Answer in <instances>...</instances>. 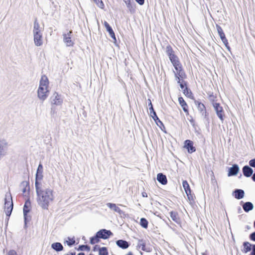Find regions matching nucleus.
<instances>
[{
  "instance_id": "obj_1",
  "label": "nucleus",
  "mask_w": 255,
  "mask_h": 255,
  "mask_svg": "<svg viewBox=\"0 0 255 255\" xmlns=\"http://www.w3.org/2000/svg\"><path fill=\"white\" fill-rule=\"evenodd\" d=\"M166 52L174 67L173 72L175 80L179 84L180 88L183 89L186 85V82L184 80L186 79L187 76L182 63L178 56L175 54L171 45H168L166 46Z\"/></svg>"
},
{
  "instance_id": "obj_2",
  "label": "nucleus",
  "mask_w": 255,
  "mask_h": 255,
  "mask_svg": "<svg viewBox=\"0 0 255 255\" xmlns=\"http://www.w3.org/2000/svg\"><path fill=\"white\" fill-rule=\"evenodd\" d=\"M35 185L38 204L43 209H47L49 203L54 200L53 190L50 188H42L37 181H35Z\"/></svg>"
},
{
  "instance_id": "obj_3",
  "label": "nucleus",
  "mask_w": 255,
  "mask_h": 255,
  "mask_svg": "<svg viewBox=\"0 0 255 255\" xmlns=\"http://www.w3.org/2000/svg\"><path fill=\"white\" fill-rule=\"evenodd\" d=\"M49 81L47 77L42 75L39 82V86L37 91L38 98L42 100H45L49 94Z\"/></svg>"
},
{
  "instance_id": "obj_4",
  "label": "nucleus",
  "mask_w": 255,
  "mask_h": 255,
  "mask_svg": "<svg viewBox=\"0 0 255 255\" xmlns=\"http://www.w3.org/2000/svg\"><path fill=\"white\" fill-rule=\"evenodd\" d=\"M4 208L6 216L8 217L10 216L13 209V202L12 197L10 195L5 196Z\"/></svg>"
},
{
  "instance_id": "obj_5",
  "label": "nucleus",
  "mask_w": 255,
  "mask_h": 255,
  "mask_svg": "<svg viewBox=\"0 0 255 255\" xmlns=\"http://www.w3.org/2000/svg\"><path fill=\"white\" fill-rule=\"evenodd\" d=\"M213 107L216 112V114L219 118L222 121L224 120V112L223 107L219 103H213Z\"/></svg>"
},
{
  "instance_id": "obj_6",
  "label": "nucleus",
  "mask_w": 255,
  "mask_h": 255,
  "mask_svg": "<svg viewBox=\"0 0 255 255\" xmlns=\"http://www.w3.org/2000/svg\"><path fill=\"white\" fill-rule=\"evenodd\" d=\"M72 31L70 30L67 33L63 34V41L67 46L70 47L74 45V42L71 40Z\"/></svg>"
},
{
  "instance_id": "obj_7",
  "label": "nucleus",
  "mask_w": 255,
  "mask_h": 255,
  "mask_svg": "<svg viewBox=\"0 0 255 255\" xmlns=\"http://www.w3.org/2000/svg\"><path fill=\"white\" fill-rule=\"evenodd\" d=\"M63 102L62 99L57 92H55L51 98V103L52 105H61Z\"/></svg>"
},
{
  "instance_id": "obj_8",
  "label": "nucleus",
  "mask_w": 255,
  "mask_h": 255,
  "mask_svg": "<svg viewBox=\"0 0 255 255\" xmlns=\"http://www.w3.org/2000/svg\"><path fill=\"white\" fill-rule=\"evenodd\" d=\"M97 234L100 239H107L112 235L113 233L110 231L102 229L98 231Z\"/></svg>"
},
{
  "instance_id": "obj_9",
  "label": "nucleus",
  "mask_w": 255,
  "mask_h": 255,
  "mask_svg": "<svg viewBox=\"0 0 255 255\" xmlns=\"http://www.w3.org/2000/svg\"><path fill=\"white\" fill-rule=\"evenodd\" d=\"M184 147L187 149L189 153H192L196 151L195 147L193 146V142L189 139L184 141Z\"/></svg>"
},
{
  "instance_id": "obj_10",
  "label": "nucleus",
  "mask_w": 255,
  "mask_h": 255,
  "mask_svg": "<svg viewBox=\"0 0 255 255\" xmlns=\"http://www.w3.org/2000/svg\"><path fill=\"white\" fill-rule=\"evenodd\" d=\"M33 36L34 42L35 45L37 46H41L43 44L42 33H38L37 32H36V34H33Z\"/></svg>"
},
{
  "instance_id": "obj_11",
  "label": "nucleus",
  "mask_w": 255,
  "mask_h": 255,
  "mask_svg": "<svg viewBox=\"0 0 255 255\" xmlns=\"http://www.w3.org/2000/svg\"><path fill=\"white\" fill-rule=\"evenodd\" d=\"M178 102L179 104L182 107L183 110L187 115H189L188 106L186 102L182 97L178 98Z\"/></svg>"
},
{
  "instance_id": "obj_12",
  "label": "nucleus",
  "mask_w": 255,
  "mask_h": 255,
  "mask_svg": "<svg viewBox=\"0 0 255 255\" xmlns=\"http://www.w3.org/2000/svg\"><path fill=\"white\" fill-rule=\"evenodd\" d=\"M170 215L172 220L174 222L178 224L181 223L180 218L177 212L172 211L170 212Z\"/></svg>"
},
{
  "instance_id": "obj_13",
  "label": "nucleus",
  "mask_w": 255,
  "mask_h": 255,
  "mask_svg": "<svg viewBox=\"0 0 255 255\" xmlns=\"http://www.w3.org/2000/svg\"><path fill=\"white\" fill-rule=\"evenodd\" d=\"M146 243L143 240H139L138 242L137 245V248L141 249L143 251L149 252L150 250L149 249L146 248Z\"/></svg>"
},
{
  "instance_id": "obj_14",
  "label": "nucleus",
  "mask_w": 255,
  "mask_h": 255,
  "mask_svg": "<svg viewBox=\"0 0 255 255\" xmlns=\"http://www.w3.org/2000/svg\"><path fill=\"white\" fill-rule=\"evenodd\" d=\"M7 143L4 140H0V158L4 154Z\"/></svg>"
},
{
  "instance_id": "obj_15",
  "label": "nucleus",
  "mask_w": 255,
  "mask_h": 255,
  "mask_svg": "<svg viewBox=\"0 0 255 255\" xmlns=\"http://www.w3.org/2000/svg\"><path fill=\"white\" fill-rule=\"evenodd\" d=\"M239 168L237 164H234L231 167L229 170L228 176H233L236 175L239 172Z\"/></svg>"
},
{
  "instance_id": "obj_16",
  "label": "nucleus",
  "mask_w": 255,
  "mask_h": 255,
  "mask_svg": "<svg viewBox=\"0 0 255 255\" xmlns=\"http://www.w3.org/2000/svg\"><path fill=\"white\" fill-rule=\"evenodd\" d=\"M31 207V203L29 200L26 201L25 202L24 207H23V214L25 218L26 219V217L27 214L30 211Z\"/></svg>"
},
{
  "instance_id": "obj_17",
  "label": "nucleus",
  "mask_w": 255,
  "mask_h": 255,
  "mask_svg": "<svg viewBox=\"0 0 255 255\" xmlns=\"http://www.w3.org/2000/svg\"><path fill=\"white\" fill-rule=\"evenodd\" d=\"M104 24L105 27L106 28L107 30L109 32L111 37L112 38L116 40V36H115V33H114L113 30L112 29V27L109 25V24L107 21H105L104 22Z\"/></svg>"
},
{
  "instance_id": "obj_18",
  "label": "nucleus",
  "mask_w": 255,
  "mask_h": 255,
  "mask_svg": "<svg viewBox=\"0 0 255 255\" xmlns=\"http://www.w3.org/2000/svg\"><path fill=\"white\" fill-rule=\"evenodd\" d=\"M243 172L244 175L246 177H250L253 173V169L248 166H245L243 168Z\"/></svg>"
},
{
  "instance_id": "obj_19",
  "label": "nucleus",
  "mask_w": 255,
  "mask_h": 255,
  "mask_svg": "<svg viewBox=\"0 0 255 255\" xmlns=\"http://www.w3.org/2000/svg\"><path fill=\"white\" fill-rule=\"evenodd\" d=\"M42 172H43V166L41 164L38 165L37 173L36 175V180L38 181V180H41L42 178Z\"/></svg>"
},
{
  "instance_id": "obj_20",
  "label": "nucleus",
  "mask_w": 255,
  "mask_h": 255,
  "mask_svg": "<svg viewBox=\"0 0 255 255\" xmlns=\"http://www.w3.org/2000/svg\"><path fill=\"white\" fill-rule=\"evenodd\" d=\"M157 179L163 185H165L167 183V180L165 175L162 173H158L157 176Z\"/></svg>"
},
{
  "instance_id": "obj_21",
  "label": "nucleus",
  "mask_w": 255,
  "mask_h": 255,
  "mask_svg": "<svg viewBox=\"0 0 255 255\" xmlns=\"http://www.w3.org/2000/svg\"><path fill=\"white\" fill-rule=\"evenodd\" d=\"M234 196L237 199H242L244 196V191L242 189H236L234 192Z\"/></svg>"
},
{
  "instance_id": "obj_22",
  "label": "nucleus",
  "mask_w": 255,
  "mask_h": 255,
  "mask_svg": "<svg viewBox=\"0 0 255 255\" xmlns=\"http://www.w3.org/2000/svg\"><path fill=\"white\" fill-rule=\"evenodd\" d=\"M196 105L197 106L198 110L202 115L206 114L207 112L204 104L201 102H197Z\"/></svg>"
},
{
  "instance_id": "obj_23",
  "label": "nucleus",
  "mask_w": 255,
  "mask_h": 255,
  "mask_svg": "<svg viewBox=\"0 0 255 255\" xmlns=\"http://www.w3.org/2000/svg\"><path fill=\"white\" fill-rule=\"evenodd\" d=\"M107 206L110 208L111 209L113 210L115 212H117L119 214H121L122 212V210L121 209L118 207L116 204L108 203L107 204Z\"/></svg>"
},
{
  "instance_id": "obj_24",
  "label": "nucleus",
  "mask_w": 255,
  "mask_h": 255,
  "mask_svg": "<svg viewBox=\"0 0 255 255\" xmlns=\"http://www.w3.org/2000/svg\"><path fill=\"white\" fill-rule=\"evenodd\" d=\"M117 245L119 247H120L123 249H127L129 246V245H128V242L124 241V240H118L117 242Z\"/></svg>"
},
{
  "instance_id": "obj_25",
  "label": "nucleus",
  "mask_w": 255,
  "mask_h": 255,
  "mask_svg": "<svg viewBox=\"0 0 255 255\" xmlns=\"http://www.w3.org/2000/svg\"><path fill=\"white\" fill-rule=\"evenodd\" d=\"M253 208H254L253 204L250 202H246L243 205V208L244 210L246 212H248L250 211L253 210Z\"/></svg>"
},
{
  "instance_id": "obj_26",
  "label": "nucleus",
  "mask_w": 255,
  "mask_h": 255,
  "mask_svg": "<svg viewBox=\"0 0 255 255\" xmlns=\"http://www.w3.org/2000/svg\"><path fill=\"white\" fill-rule=\"evenodd\" d=\"M182 185L186 194L188 196L191 194V190L187 181L186 180H184L182 182Z\"/></svg>"
},
{
  "instance_id": "obj_27",
  "label": "nucleus",
  "mask_w": 255,
  "mask_h": 255,
  "mask_svg": "<svg viewBox=\"0 0 255 255\" xmlns=\"http://www.w3.org/2000/svg\"><path fill=\"white\" fill-rule=\"evenodd\" d=\"M51 247L54 250L59 252L61 251L63 249V247L62 244L60 243H55L52 244Z\"/></svg>"
},
{
  "instance_id": "obj_28",
  "label": "nucleus",
  "mask_w": 255,
  "mask_h": 255,
  "mask_svg": "<svg viewBox=\"0 0 255 255\" xmlns=\"http://www.w3.org/2000/svg\"><path fill=\"white\" fill-rule=\"evenodd\" d=\"M244 250L243 252L247 253L251 251L252 245L249 242H244L243 244Z\"/></svg>"
},
{
  "instance_id": "obj_29",
  "label": "nucleus",
  "mask_w": 255,
  "mask_h": 255,
  "mask_svg": "<svg viewBox=\"0 0 255 255\" xmlns=\"http://www.w3.org/2000/svg\"><path fill=\"white\" fill-rule=\"evenodd\" d=\"M41 33L40 29V25L37 20H35L34 22L33 34Z\"/></svg>"
},
{
  "instance_id": "obj_30",
  "label": "nucleus",
  "mask_w": 255,
  "mask_h": 255,
  "mask_svg": "<svg viewBox=\"0 0 255 255\" xmlns=\"http://www.w3.org/2000/svg\"><path fill=\"white\" fill-rule=\"evenodd\" d=\"M183 89V94L187 97L190 98L192 95V92L187 87V83L186 82V85L184 86V88Z\"/></svg>"
},
{
  "instance_id": "obj_31",
  "label": "nucleus",
  "mask_w": 255,
  "mask_h": 255,
  "mask_svg": "<svg viewBox=\"0 0 255 255\" xmlns=\"http://www.w3.org/2000/svg\"><path fill=\"white\" fill-rule=\"evenodd\" d=\"M208 98L209 100L212 103L213 105V103H217L216 101H217V96L215 95L213 93H209L208 94Z\"/></svg>"
},
{
  "instance_id": "obj_32",
  "label": "nucleus",
  "mask_w": 255,
  "mask_h": 255,
  "mask_svg": "<svg viewBox=\"0 0 255 255\" xmlns=\"http://www.w3.org/2000/svg\"><path fill=\"white\" fill-rule=\"evenodd\" d=\"M100 238L98 237V235L96 234V235L94 237H93L90 239V243L92 245L98 243L100 242Z\"/></svg>"
},
{
  "instance_id": "obj_33",
  "label": "nucleus",
  "mask_w": 255,
  "mask_h": 255,
  "mask_svg": "<svg viewBox=\"0 0 255 255\" xmlns=\"http://www.w3.org/2000/svg\"><path fill=\"white\" fill-rule=\"evenodd\" d=\"M148 221L145 218H141L140 220V225L144 228H147L148 226Z\"/></svg>"
},
{
  "instance_id": "obj_34",
  "label": "nucleus",
  "mask_w": 255,
  "mask_h": 255,
  "mask_svg": "<svg viewBox=\"0 0 255 255\" xmlns=\"http://www.w3.org/2000/svg\"><path fill=\"white\" fill-rule=\"evenodd\" d=\"M100 255H108V252L106 247H102L99 250Z\"/></svg>"
},
{
  "instance_id": "obj_35",
  "label": "nucleus",
  "mask_w": 255,
  "mask_h": 255,
  "mask_svg": "<svg viewBox=\"0 0 255 255\" xmlns=\"http://www.w3.org/2000/svg\"><path fill=\"white\" fill-rule=\"evenodd\" d=\"M152 112V113L150 114V115L152 117V118H153V119L156 122H157V121H158L159 122L160 120L159 119V118H158V117L157 116L156 114V113L153 110V111H151Z\"/></svg>"
},
{
  "instance_id": "obj_36",
  "label": "nucleus",
  "mask_w": 255,
  "mask_h": 255,
  "mask_svg": "<svg viewBox=\"0 0 255 255\" xmlns=\"http://www.w3.org/2000/svg\"><path fill=\"white\" fill-rule=\"evenodd\" d=\"M221 40H222V42L224 43V44H225V46L227 48V49H229L230 47L229 46L228 41V39L226 38V36L221 38Z\"/></svg>"
},
{
  "instance_id": "obj_37",
  "label": "nucleus",
  "mask_w": 255,
  "mask_h": 255,
  "mask_svg": "<svg viewBox=\"0 0 255 255\" xmlns=\"http://www.w3.org/2000/svg\"><path fill=\"white\" fill-rule=\"evenodd\" d=\"M221 40H222V42L224 43V44H225V46L227 48V49H229L230 47L229 46L228 41V39L226 38V36L221 38Z\"/></svg>"
},
{
  "instance_id": "obj_38",
  "label": "nucleus",
  "mask_w": 255,
  "mask_h": 255,
  "mask_svg": "<svg viewBox=\"0 0 255 255\" xmlns=\"http://www.w3.org/2000/svg\"><path fill=\"white\" fill-rule=\"evenodd\" d=\"M216 28L219 35H222L224 33L222 28L220 25L216 24Z\"/></svg>"
},
{
  "instance_id": "obj_39",
  "label": "nucleus",
  "mask_w": 255,
  "mask_h": 255,
  "mask_svg": "<svg viewBox=\"0 0 255 255\" xmlns=\"http://www.w3.org/2000/svg\"><path fill=\"white\" fill-rule=\"evenodd\" d=\"M79 249L81 251L87 250L90 251V248L87 245H81L79 247Z\"/></svg>"
},
{
  "instance_id": "obj_40",
  "label": "nucleus",
  "mask_w": 255,
  "mask_h": 255,
  "mask_svg": "<svg viewBox=\"0 0 255 255\" xmlns=\"http://www.w3.org/2000/svg\"><path fill=\"white\" fill-rule=\"evenodd\" d=\"M95 2L100 7L103 8L104 4L101 0H95Z\"/></svg>"
},
{
  "instance_id": "obj_41",
  "label": "nucleus",
  "mask_w": 255,
  "mask_h": 255,
  "mask_svg": "<svg viewBox=\"0 0 255 255\" xmlns=\"http://www.w3.org/2000/svg\"><path fill=\"white\" fill-rule=\"evenodd\" d=\"M69 241H67V245L69 246H72L73 245H74L75 243V241L74 239H70V238H69L68 239Z\"/></svg>"
},
{
  "instance_id": "obj_42",
  "label": "nucleus",
  "mask_w": 255,
  "mask_h": 255,
  "mask_svg": "<svg viewBox=\"0 0 255 255\" xmlns=\"http://www.w3.org/2000/svg\"><path fill=\"white\" fill-rule=\"evenodd\" d=\"M149 103H148V106L149 107V111L150 114L152 113L151 111H153V108L151 103V101L150 99H148Z\"/></svg>"
},
{
  "instance_id": "obj_43",
  "label": "nucleus",
  "mask_w": 255,
  "mask_h": 255,
  "mask_svg": "<svg viewBox=\"0 0 255 255\" xmlns=\"http://www.w3.org/2000/svg\"><path fill=\"white\" fill-rule=\"evenodd\" d=\"M249 164L250 166L255 167V159L251 160L249 162Z\"/></svg>"
},
{
  "instance_id": "obj_44",
  "label": "nucleus",
  "mask_w": 255,
  "mask_h": 255,
  "mask_svg": "<svg viewBox=\"0 0 255 255\" xmlns=\"http://www.w3.org/2000/svg\"><path fill=\"white\" fill-rule=\"evenodd\" d=\"M8 255H17V254L14 250H10L8 253Z\"/></svg>"
},
{
  "instance_id": "obj_45",
  "label": "nucleus",
  "mask_w": 255,
  "mask_h": 255,
  "mask_svg": "<svg viewBox=\"0 0 255 255\" xmlns=\"http://www.w3.org/2000/svg\"><path fill=\"white\" fill-rule=\"evenodd\" d=\"M250 238L251 240L255 241V232L250 235Z\"/></svg>"
},
{
  "instance_id": "obj_46",
  "label": "nucleus",
  "mask_w": 255,
  "mask_h": 255,
  "mask_svg": "<svg viewBox=\"0 0 255 255\" xmlns=\"http://www.w3.org/2000/svg\"><path fill=\"white\" fill-rule=\"evenodd\" d=\"M135 1L138 3L140 5L143 4L144 2V0H135Z\"/></svg>"
},
{
  "instance_id": "obj_47",
  "label": "nucleus",
  "mask_w": 255,
  "mask_h": 255,
  "mask_svg": "<svg viewBox=\"0 0 255 255\" xmlns=\"http://www.w3.org/2000/svg\"><path fill=\"white\" fill-rule=\"evenodd\" d=\"M253 252L252 253V255H255V245H253Z\"/></svg>"
},
{
  "instance_id": "obj_48",
  "label": "nucleus",
  "mask_w": 255,
  "mask_h": 255,
  "mask_svg": "<svg viewBox=\"0 0 255 255\" xmlns=\"http://www.w3.org/2000/svg\"><path fill=\"white\" fill-rule=\"evenodd\" d=\"M142 196L143 197H147V194L145 192H143L142 193Z\"/></svg>"
},
{
  "instance_id": "obj_49",
  "label": "nucleus",
  "mask_w": 255,
  "mask_h": 255,
  "mask_svg": "<svg viewBox=\"0 0 255 255\" xmlns=\"http://www.w3.org/2000/svg\"><path fill=\"white\" fill-rule=\"evenodd\" d=\"M225 36H226V35H225V33L223 34L222 35H220V37L221 39L223 38V37H225Z\"/></svg>"
},
{
  "instance_id": "obj_50",
  "label": "nucleus",
  "mask_w": 255,
  "mask_h": 255,
  "mask_svg": "<svg viewBox=\"0 0 255 255\" xmlns=\"http://www.w3.org/2000/svg\"><path fill=\"white\" fill-rule=\"evenodd\" d=\"M252 179L255 182V173L253 175Z\"/></svg>"
},
{
  "instance_id": "obj_51",
  "label": "nucleus",
  "mask_w": 255,
  "mask_h": 255,
  "mask_svg": "<svg viewBox=\"0 0 255 255\" xmlns=\"http://www.w3.org/2000/svg\"><path fill=\"white\" fill-rule=\"evenodd\" d=\"M66 255H75V253H70L69 254H67Z\"/></svg>"
},
{
  "instance_id": "obj_52",
  "label": "nucleus",
  "mask_w": 255,
  "mask_h": 255,
  "mask_svg": "<svg viewBox=\"0 0 255 255\" xmlns=\"http://www.w3.org/2000/svg\"><path fill=\"white\" fill-rule=\"evenodd\" d=\"M78 255H85V254L83 253H80L78 254Z\"/></svg>"
},
{
  "instance_id": "obj_53",
  "label": "nucleus",
  "mask_w": 255,
  "mask_h": 255,
  "mask_svg": "<svg viewBox=\"0 0 255 255\" xmlns=\"http://www.w3.org/2000/svg\"><path fill=\"white\" fill-rule=\"evenodd\" d=\"M254 227L255 228V221L254 222Z\"/></svg>"
},
{
  "instance_id": "obj_54",
  "label": "nucleus",
  "mask_w": 255,
  "mask_h": 255,
  "mask_svg": "<svg viewBox=\"0 0 255 255\" xmlns=\"http://www.w3.org/2000/svg\"><path fill=\"white\" fill-rule=\"evenodd\" d=\"M89 255H93V254H90Z\"/></svg>"
}]
</instances>
